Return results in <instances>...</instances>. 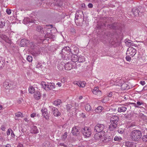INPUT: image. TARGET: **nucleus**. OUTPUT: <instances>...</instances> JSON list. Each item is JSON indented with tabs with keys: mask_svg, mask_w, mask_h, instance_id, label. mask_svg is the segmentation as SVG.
<instances>
[{
	"mask_svg": "<svg viewBox=\"0 0 147 147\" xmlns=\"http://www.w3.org/2000/svg\"><path fill=\"white\" fill-rule=\"evenodd\" d=\"M121 87V88L122 90H125L128 89L129 88V86L125 82H123L122 83L121 85L120 86Z\"/></svg>",
	"mask_w": 147,
	"mask_h": 147,
	"instance_id": "nucleus-21",
	"label": "nucleus"
},
{
	"mask_svg": "<svg viewBox=\"0 0 147 147\" xmlns=\"http://www.w3.org/2000/svg\"><path fill=\"white\" fill-rule=\"evenodd\" d=\"M84 15L82 11H78L76 14L75 19L77 20L78 19V17H80L81 18L82 17L84 18Z\"/></svg>",
	"mask_w": 147,
	"mask_h": 147,
	"instance_id": "nucleus-14",
	"label": "nucleus"
},
{
	"mask_svg": "<svg viewBox=\"0 0 147 147\" xmlns=\"http://www.w3.org/2000/svg\"><path fill=\"white\" fill-rule=\"evenodd\" d=\"M5 127H4L3 126H1V129L3 131H5Z\"/></svg>",
	"mask_w": 147,
	"mask_h": 147,
	"instance_id": "nucleus-61",
	"label": "nucleus"
},
{
	"mask_svg": "<svg viewBox=\"0 0 147 147\" xmlns=\"http://www.w3.org/2000/svg\"><path fill=\"white\" fill-rule=\"evenodd\" d=\"M43 117L47 120H49V117L48 114L47 109L43 107L41 110Z\"/></svg>",
	"mask_w": 147,
	"mask_h": 147,
	"instance_id": "nucleus-9",
	"label": "nucleus"
},
{
	"mask_svg": "<svg viewBox=\"0 0 147 147\" xmlns=\"http://www.w3.org/2000/svg\"><path fill=\"white\" fill-rule=\"evenodd\" d=\"M11 130V129L10 130L9 129H8V130L7 131V135H9L10 134Z\"/></svg>",
	"mask_w": 147,
	"mask_h": 147,
	"instance_id": "nucleus-55",
	"label": "nucleus"
},
{
	"mask_svg": "<svg viewBox=\"0 0 147 147\" xmlns=\"http://www.w3.org/2000/svg\"><path fill=\"white\" fill-rule=\"evenodd\" d=\"M59 145L60 146H64V147H66L67 146V145H65V144H64V143H60V144H59Z\"/></svg>",
	"mask_w": 147,
	"mask_h": 147,
	"instance_id": "nucleus-58",
	"label": "nucleus"
},
{
	"mask_svg": "<svg viewBox=\"0 0 147 147\" xmlns=\"http://www.w3.org/2000/svg\"><path fill=\"white\" fill-rule=\"evenodd\" d=\"M0 37L7 43H9L11 42V41L9 38L7 37L6 35H0Z\"/></svg>",
	"mask_w": 147,
	"mask_h": 147,
	"instance_id": "nucleus-23",
	"label": "nucleus"
},
{
	"mask_svg": "<svg viewBox=\"0 0 147 147\" xmlns=\"http://www.w3.org/2000/svg\"><path fill=\"white\" fill-rule=\"evenodd\" d=\"M36 53L34 54V55L36 56L38 55L40 53V52L39 51H37L36 52Z\"/></svg>",
	"mask_w": 147,
	"mask_h": 147,
	"instance_id": "nucleus-60",
	"label": "nucleus"
},
{
	"mask_svg": "<svg viewBox=\"0 0 147 147\" xmlns=\"http://www.w3.org/2000/svg\"><path fill=\"white\" fill-rule=\"evenodd\" d=\"M67 136V133L65 132L64 134L63 135L62 137H61L62 139L64 140H65Z\"/></svg>",
	"mask_w": 147,
	"mask_h": 147,
	"instance_id": "nucleus-42",
	"label": "nucleus"
},
{
	"mask_svg": "<svg viewBox=\"0 0 147 147\" xmlns=\"http://www.w3.org/2000/svg\"><path fill=\"white\" fill-rule=\"evenodd\" d=\"M125 57L126 60L127 61H130L131 60V58L130 56L126 55Z\"/></svg>",
	"mask_w": 147,
	"mask_h": 147,
	"instance_id": "nucleus-44",
	"label": "nucleus"
},
{
	"mask_svg": "<svg viewBox=\"0 0 147 147\" xmlns=\"http://www.w3.org/2000/svg\"><path fill=\"white\" fill-rule=\"evenodd\" d=\"M78 61L79 62H82L85 61L84 57L82 56L78 57Z\"/></svg>",
	"mask_w": 147,
	"mask_h": 147,
	"instance_id": "nucleus-38",
	"label": "nucleus"
},
{
	"mask_svg": "<svg viewBox=\"0 0 147 147\" xmlns=\"http://www.w3.org/2000/svg\"><path fill=\"white\" fill-rule=\"evenodd\" d=\"M78 56L76 54H74L72 55L71 59L73 62H76L78 61Z\"/></svg>",
	"mask_w": 147,
	"mask_h": 147,
	"instance_id": "nucleus-26",
	"label": "nucleus"
},
{
	"mask_svg": "<svg viewBox=\"0 0 147 147\" xmlns=\"http://www.w3.org/2000/svg\"><path fill=\"white\" fill-rule=\"evenodd\" d=\"M61 103V101L60 100H57L54 101L53 103V104L56 106L60 105Z\"/></svg>",
	"mask_w": 147,
	"mask_h": 147,
	"instance_id": "nucleus-32",
	"label": "nucleus"
},
{
	"mask_svg": "<svg viewBox=\"0 0 147 147\" xmlns=\"http://www.w3.org/2000/svg\"><path fill=\"white\" fill-rule=\"evenodd\" d=\"M143 90H147V85L144 86L143 89Z\"/></svg>",
	"mask_w": 147,
	"mask_h": 147,
	"instance_id": "nucleus-59",
	"label": "nucleus"
},
{
	"mask_svg": "<svg viewBox=\"0 0 147 147\" xmlns=\"http://www.w3.org/2000/svg\"><path fill=\"white\" fill-rule=\"evenodd\" d=\"M61 82L64 83L66 81V79L65 78H63L61 79Z\"/></svg>",
	"mask_w": 147,
	"mask_h": 147,
	"instance_id": "nucleus-50",
	"label": "nucleus"
},
{
	"mask_svg": "<svg viewBox=\"0 0 147 147\" xmlns=\"http://www.w3.org/2000/svg\"><path fill=\"white\" fill-rule=\"evenodd\" d=\"M136 105L137 106H138L137 108H141V106L144 105V103L142 101H138L136 102Z\"/></svg>",
	"mask_w": 147,
	"mask_h": 147,
	"instance_id": "nucleus-34",
	"label": "nucleus"
},
{
	"mask_svg": "<svg viewBox=\"0 0 147 147\" xmlns=\"http://www.w3.org/2000/svg\"><path fill=\"white\" fill-rule=\"evenodd\" d=\"M6 12L7 14L9 15L11 13V9H7L6 10Z\"/></svg>",
	"mask_w": 147,
	"mask_h": 147,
	"instance_id": "nucleus-49",
	"label": "nucleus"
},
{
	"mask_svg": "<svg viewBox=\"0 0 147 147\" xmlns=\"http://www.w3.org/2000/svg\"><path fill=\"white\" fill-rule=\"evenodd\" d=\"M41 85L43 88L47 91L52 90L55 88V84L53 83L46 82H42Z\"/></svg>",
	"mask_w": 147,
	"mask_h": 147,
	"instance_id": "nucleus-4",
	"label": "nucleus"
},
{
	"mask_svg": "<svg viewBox=\"0 0 147 147\" xmlns=\"http://www.w3.org/2000/svg\"><path fill=\"white\" fill-rule=\"evenodd\" d=\"M117 125L115 124H112L111 123L109 125V129L110 131H113L117 127Z\"/></svg>",
	"mask_w": 147,
	"mask_h": 147,
	"instance_id": "nucleus-22",
	"label": "nucleus"
},
{
	"mask_svg": "<svg viewBox=\"0 0 147 147\" xmlns=\"http://www.w3.org/2000/svg\"><path fill=\"white\" fill-rule=\"evenodd\" d=\"M27 60L29 62H31L32 60V57L31 56H28L27 57Z\"/></svg>",
	"mask_w": 147,
	"mask_h": 147,
	"instance_id": "nucleus-43",
	"label": "nucleus"
},
{
	"mask_svg": "<svg viewBox=\"0 0 147 147\" xmlns=\"http://www.w3.org/2000/svg\"><path fill=\"white\" fill-rule=\"evenodd\" d=\"M73 83L74 84L76 85L79 87L82 88L84 87L86 84V83L84 82H82L81 81H75Z\"/></svg>",
	"mask_w": 147,
	"mask_h": 147,
	"instance_id": "nucleus-13",
	"label": "nucleus"
},
{
	"mask_svg": "<svg viewBox=\"0 0 147 147\" xmlns=\"http://www.w3.org/2000/svg\"><path fill=\"white\" fill-rule=\"evenodd\" d=\"M85 108L86 110L87 111H90L92 109L91 106L89 104H86L85 106Z\"/></svg>",
	"mask_w": 147,
	"mask_h": 147,
	"instance_id": "nucleus-31",
	"label": "nucleus"
},
{
	"mask_svg": "<svg viewBox=\"0 0 147 147\" xmlns=\"http://www.w3.org/2000/svg\"><path fill=\"white\" fill-rule=\"evenodd\" d=\"M140 83L143 86L144 85L146 84L145 82L143 81H140Z\"/></svg>",
	"mask_w": 147,
	"mask_h": 147,
	"instance_id": "nucleus-54",
	"label": "nucleus"
},
{
	"mask_svg": "<svg viewBox=\"0 0 147 147\" xmlns=\"http://www.w3.org/2000/svg\"><path fill=\"white\" fill-rule=\"evenodd\" d=\"M80 129L78 126H75L72 128L71 133L74 135H77L80 133Z\"/></svg>",
	"mask_w": 147,
	"mask_h": 147,
	"instance_id": "nucleus-10",
	"label": "nucleus"
},
{
	"mask_svg": "<svg viewBox=\"0 0 147 147\" xmlns=\"http://www.w3.org/2000/svg\"><path fill=\"white\" fill-rule=\"evenodd\" d=\"M37 127L36 126H33L31 127V132L32 134H36L38 132Z\"/></svg>",
	"mask_w": 147,
	"mask_h": 147,
	"instance_id": "nucleus-25",
	"label": "nucleus"
},
{
	"mask_svg": "<svg viewBox=\"0 0 147 147\" xmlns=\"http://www.w3.org/2000/svg\"><path fill=\"white\" fill-rule=\"evenodd\" d=\"M36 30L37 31L40 32L42 33H44L43 29L41 26H37L36 28Z\"/></svg>",
	"mask_w": 147,
	"mask_h": 147,
	"instance_id": "nucleus-30",
	"label": "nucleus"
},
{
	"mask_svg": "<svg viewBox=\"0 0 147 147\" xmlns=\"http://www.w3.org/2000/svg\"><path fill=\"white\" fill-rule=\"evenodd\" d=\"M53 5L61 7L62 6L63 3L61 0H53Z\"/></svg>",
	"mask_w": 147,
	"mask_h": 147,
	"instance_id": "nucleus-16",
	"label": "nucleus"
},
{
	"mask_svg": "<svg viewBox=\"0 0 147 147\" xmlns=\"http://www.w3.org/2000/svg\"><path fill=\"white\" fill-rule=\"evenodd\" d=\"M122 140V138L121 137L117 136H115L114 138V140L117 141H120Z\"/></svg>",
	"mask_w": 147,
	"mask_h": 147,
	"instance_id": "nucleus-39",
	"label": "nucleus"
},
{
	"mask_svg": "<svg viewBox=\"0 0 147 147\" xmlns=\"http://www.w3.org/2000/svg\"><path fill=\"white\" fill-rule=\"evenodd\" d=\"M63 65L62 64H60L58 66V69L60 70H61L63 68Z\"/></svg>",
	"mask_w": 147,
	"mask_h": 147,
	"instance_id": "nucleus-46",
	"label": "nucleus"
},
{
	"mask_svg": "<svg viewBox=\"0 0 147 147\" xmlns=\"http://www.w3.org/2000/svg\"><path fill=\"white\" fill-rule=\"evenodd\" d=\"M92 92L94 94L99 96H100L102 94L101 91L99 90L98 87H95L93 90Z\"/></svg>",
	"mask_w": 147,
	"mask_h": 147,
	"instance_id": "nucleus-11",
	"label": "nucleus"
},
{
	"mask_svg": "<svg viewBox=\"0 0 147 147\" xmlns=\"http://www.w3.org/2000/svg\"><path fill=\"white\" fill-rule=\"evenodd\" d=\"M25 21H27V22L26 23L31 22V23H35V20H34V19L32 20L29 18H25L24 19V22Z\"/></svg>",
	"mask_w": 147,
	"mask_h": 147,
	"instance_id": "nucleus-33",
	"label": "nucleus"
},
{
	"mask_svg": "<svg viewBox=\"0 0 147 147\" xmlns=\"http://www.w3.org/2000/svg\"><path fill=\"white\" fill-rule=\"evenodd\" d=\"M143 140L146 142H147V136H145L143 137Z\"/></svg>",
	"mask_w": 147,
	"mask_h": 147,
	"instance_id": "nucleus-47",
	"label": "nucleus"
},
{
	"mask_svg": "<svg viewBox=\"0 0 147 147\" xmlns=\"http://www.w3.org/2000/svg\"><path fill=\"white\" fill-rule=\"evenodd\" d=\"M118 131L119 133L121 134H123L124 132V131L123 130H122V129H118Z\"/></svg>",
	"mask_w": 147,
	"mask_h": 147,
	"instance_id": "nucleus-48",
	"label": "nucleus"
},
{
	"mask_svg": "<svg viewBox=\"0 0 147 147\" xmlns=\"http://www.w3.org/2000/svg\"><path fill=\"white\" fill-rule=\"evenodd\" d=\"M5 21H0V28H3L5 26Z\"/></svg>",
	"mask_w": 147,
	"mask_h": 147,
	"instance_id": "nucleus-40",
	"label": "nucleus"
},
{
	"mask_svg": "<svg viewBox=\"0 0 147 147\" xmlns=\"http://www.w3.org/2000/svg\"><path fill=\"white\" fill-rule=\"evenodd\" d=\"M132 12L134 16H136L140 15L139 10L138 8H134L132 9Z\"/></svg>",
	"mask_w": 147,
	"mask_h": 147,
	"instance_id": "nucleus-20",
	"label": "nucleus"
},
{
	"mask_svg": "<svg viewBox=\"0 0 147 147\" xmlns=\"http://www.w3.org/2000/svg\"><path fill=\"white\" fill-rule=\"evenodd\" d=\"M88 6L89 8H92L93 7V5L91 3H89L88 4Z\"/></svg>",
	"mask_w": 147,
	"mask_h": 147,
	"instance_id": "nucleus-53",
	"label": "nucleus"
},
{
	"mask_svg": "<svg viewBox=\"0 0 147 147\" xmlns=\"http://www.w3.org/2000/svg\"><path fill=\"white\" fill-rule=\"evenodd\" d=\"M28 42V41L25 39H22L20 41V45L21 47H24Z\"/></svg>",
	"mask_w": 147,
	"mask_h": 147,
	"instance_id": "nucleus-28",
	"label": "nucleus"
},
{
	"mask_svg": "<svg viewBox=\"0 0 147 147\" xmlns=\"http://www.w3.org/2000/svg\"><path fill=\"white\" fill-rule=\"evenodd\" d=\"M28 91L30 93L33 94L34 93L35 89L33 86H30L28 88Z\"/></svg>",
	"mask_w": 147,
	"mask_h": 147,
	"instance_id": "nucleus-35",
	"label": "nucleus"
},
{
	"mask_svg": "<svg viewBox=\"0 0 147 147\" xmlns=\"http://www.w3.org/2000/svg\"><path fill=\"white\" fill-rule=\"evenodd\" d=\"M51 109L52 111L53 114L56 117H59L61 115V113L59 112L57 109L55 107H54L52 106L49 107Z\"/></svg>",
	"mask_w": 147,
	"mask_h": 147,
	"instance_id": "nucleus-8",
	"label": "nucleus"
},
{
	"mask_svg": "<svg viewBox=\"0 0 147 147\" xmlns=\"http://www.w3.org/2000/svg\"><path fill=\"white\" fill-rule=\"evenodd\" d=\"M15 119L16 120H18V114L17 113H15Z\"/></svg>",
	"mask_w": 147,
	"mask_h": 147,
	"instance_id": "nucleus-56",
	"label": "nucleus"
},
{
	"mask_svg": "<svg viewBox=\"0 0 147 147\" xmlns=\"http://www.w3.org/2000/svg\"><path fill=\"white\" fill-rule=\"evenodd\" d=\"M139 116L144 121H146L147 120V117L142 113H140Z\"/></svg>",
	"mask_w": 147,
	"mask_h": 147,
	"instance_id": "nucleus-37",
	"label": "nucleus"
},
{
	"mask_svg": "<svg viewBox=\"0 0 147 147\" xmlns=\"http://www.w3.org/2000/svg\"><path fill=\"white\" fill-rule=\"evenodd\" d=\"M127 109L126 107L123 106H121L118 107L117 111L118 112L120 113L121 112H124L126 111Z\"/></svg>",
	"mask_w": 147,
	"mask_h": 147,
	"instance_id": "nucleus-24",
	"label": "nucleus"
},
{
	"mask_svg": "<svg viewBox=\"0 0 147 147\" xmlns=\"http://www.w3.org/2000/svg\"><path fill=\"white\" fill-rule=\"evenodd\" d=\"M125 147H136L135 144L134 142H126L125 143Z\"/></svg>",
	"mask_w": 147,
	"mask_h": 147,
	"instance_id": "nucleus-17",
	"label": "nucleus"
},
{
	"mask_svg": "<svg viewBox=\"0 0 147 147\" xmlns=\"http://www.w3.org/2000/svg\"><path fill=\"white\" fill-rule=\"evenodd\" d=\"M112 92H110L108 94V96L109 97H110L112 96Z\"/></svg>",
	"mask_w": 147,
	"mask_h": 147,
	"instance_id": "nucleus-64",
	"label": "nucleus"
},
{
	"mask_svg": "<svg viewBox=\"0 0 147 147\" xmlns=\"http://www.w3.org/2000/svg\"><path fill=\"white\" fill-rule=\"evenodd\" d=\"M70 49L68 46H65L62 49L61 54L62 55V57L64 59H67V58L69 59L70 58V55H69Z\"/></svg>",
	"mask_w": 147,
	"mask_h": 147,
	"instance_id": "nucleus-3",
	"label": "nucleus"
},
{
	"mask_svg": "<svg viewBox=\"0 0 147 147\" xmlns=\"http://www.w3.org/2000/svg\"><path fill=\"white\" fill-rule=\"evenodd\" d=\"M23 116V114L20 112H19V117H22Z\"/></svg>",
	"mask_w": 147,
	"mask_h": 147,
	"instance_id": "nucleus-63",
	"label": "nucleus"
},
{
	"mask_svg": "<svg viewBox=\"0 0 147 147\" xmlns=\"http://www.w3.org/2000/svg\"><path fill=\"white\" fill-rule=\"evenodd\" d=\"M126 44L128 46H133V44L132 43V42H131L129 41H127V42H126Z\"/></svg>",
	"mask_w": 147,
	"mask_h": 147,
	"instance_id": "nucleus-45",
	"label": "nucleus"
},
{
	"mask_svg": "<svg viewBox=\"0 0 147 147\" xmlns=\"http://www.w3.org/2000/svg\"><path fill=\"white\" fill-rule=\"evenodd\" d=\"M128 97H127L126 96H124L122 97V98H121V99L123 100H126L127 99Z\"/></svg>",
	"mask_w": 147,
	"mask_h": 147,
	"instance_id": "nucleus-51",
	"label": "nucleus"
},
{
	"mask_svg": "<svg viewBox=\"0 0 147 147\" xmlns=\"http://www.w3.org/2000/svg\"><path fill=\"white\" fill-rule=\"evenodd\" d=\"M105 128L104 125L97 124L94 127V131L98 133L95 134L94 138L96 141L100 143L110 144L112 142V138L107 136L104 131H103Z\"/></svg>",
	"mask_w": 147,
	"mask_h": 147,
	"instance_id": "nucleus-1",
	"label": "nucleus"
},
{
	"mask_svg": "<svg viewBox=\"0 0 147 147\" xmlns=\"http://www.w3.org/2000/svg\"><path fill=\"white\" fill-rule=\"evenodd\" d=\"M56 84L58 85L60 87L61 86V83L59 82H57Z\"/></svg>",
	"mask_w": 147,
	"mask_h": 147,
	"instance_id": "nucleus-62",
	"label": "nucleus"
},
{
	"mask_svg": "<svg viewBox=\"0 0 147 147\" xmlns=\"http://www.w3.org/2000/svg\"><path fill=\"white\" fill-rule=\"evenodd\" d=\"M13 82L12 81L7 80L4 82L3 85L6 89H12L14 88L13 86Z\"/></svg>",
	"mask_w": 147,
	"mask_h": 147,
	"instance_id": "nucleus-7",
	"label": "nucleus"
},
{
	"mask_svg": "<svg viewBox=\"0 0 147 147\" xmlns=\"http://www.w3.org/2000/svg\"><path fill=\"white\" fill-rule=\"evenodd\" d=\"M72 105L71 104H67L66 105L67 110L68 111H69L71 109L72 107Z\"/></svg>",
	"mask_w": 147,
	"mask_h": 147,
	"instance_id": "nucleus-41",
	"label": "nucleus"
},
{
	"mask_svg": "<svg viewBox=\"0 0 147 147\" xmlns=\"http://www.w3.org/2000/svg\"><path fill=\"white\" fill-rule=\"evenodd\" d=\"M124 81L123 80L119 79L117 80L116 81V85L119 86H121L122 83Z\"/></svg>",
	"mask_w": 147,
	"mask_h": 147,
	"instance_id": "nucleus-29",
	"label": "nucleus"
},
{
	"mask_svg": "<svg viewBox=\"0 0 147 147\" xmlns=\"http://www.w3.org/2000/svg\"><path fill=\"white\" fill-rule=\"evenodd\" d=\"M41 96V94L39 91H36L34 92V97L35 99H39Z\"/></svg>",
	"mask_w": 147,
	"mask_h": 147,
	"instance_id": "nucleus-19",
	"label": "nucleus"
},
{
	"mask_svg": "<svg viewBox=\"0 0 147 147\" xmlns=\"http://www.w3.org/2000/svg\"><path fill=\"white\" fill-rule=\"evenodd\" d=\"M65 69L67 70H69L72 68V64L70 63H67L64 66Z\"/></svg>",
	"mask_w": 147,
	"mask_h": 147,
	"instance_id": "nucleus-15",
	"label": "nucleus"
},
{
	"mask_svg": "<svg viewBox=\"0 0 147 147\" xmlns=\"http://www.w3.org/2000/svg\"><path fill=\"white\" fill-rule=\"evenodd\" d=\"M36 115V113H33L31 115H30L31 117H34Z\"/></svg>",
	"mask_w": 147,
	"mask_h": 147,
	"instance_id": "nucleus-57",
	"label": "nucleus"
},
{
	"mask_svg": "<svg viewBox=\"0 0 147 147\" xmlns=\"http://www.w3.org/2000/svg\"><path fill=\"white\" fill-rule=\"evenodd\" d=\"M119 118L118 116L116 115H114L111 118L110 122L111 123L116 124L118 122Z\"/></svg>",
	"mask_w": 147,
	"mask_h": 147,
	"instance_id": "nucleus-12",
	"label": "nucleus"
},
{
	"mask_svg": "<svg viewBox=\"0 0 147 147\" xmlns=\"http://www.w3.org/2000/svg\"><path fill=\"white\" fill-rule=\"evenodd\" d=\"M82 133L85 137H89L91 134L90 129L87 127H84L81 130Z\"/></svg>",
	"mask_w": 147,
	"mask_h": 147,
	"instance_id": "nucleus-5",
	"label": "nucleus"
},
{
	"mask_svg": "<svg viewBox=\"0 0 147 147\" xmlns=\"http://www.w3.org/2000/svg\"><path fill=\"white\" fill-rule=\"evenodd\" d=\"M103 108L101 106H99L97 107L95 110L96 112L97 113L101 112Z\"/></svg>",
	"mask_w": 147,
	"mask_h": 147,
	"instance_id": "nucleus-36",
	"label": "nucleus"
},
{
	"mask_svg": "<svg viewBox=\"0 0 147 147\" xmlns=\"http://www.w3.org/2000/svg\"><path fill=\"white\" fill-rule=\"evenodd\" d=\"M130 104L131 105H132L136 108H137L138 107L136 103L131 102L130 103Z\"/></svg>",
	"mask_w": 147,
	"mask_h": 147,
	"instance_id": "nucleus-52",
	"label": "nucleus"
},
{
	"mask_svg": "<svg viewBox=\"0 0 147 147\" xmlns=\"http://www.w3.org/2000/svg\"><path fill=\"white\" fill-rule=\"evenodd\" d=\"M78 48L75 46H73V51H71V49H70V52L71 54H76L78 53L77 52L78 51Z\"/></svg>",
	"mask_w": 147,
	"mask_h": 147,
	"instance_id": "nucleus-27",
	"label": "nucleus"
},
{
	"mask_svg": "<svg viewBox=\"0 0 147 147\" xmlns=\"http://www.w3.org/2000/svg\"><path fill=\"white\" fill-rule=\"evenodd\" d=\"M5 65V59L3 57H0V69H3Z\"/></svg>",
	"mask_w": 147,
	"mask_h": 147,
	"instance_id": "nucleus-18",
	"label": "nucleus"
},
{
	"mask_svg": "<svg viewBox=\"0 0 147 147\" xmlns=\"http://www.w3.org/2000/svg\"><path fill=\"white\" fill-rule=\"evenodd\" d=\"M136 52L137 51L135 49L132 47H130L128 48L127 50L126 55L133 57L135 55Z\"/></svg>",
	"mask_w": 147,
	"mask_h": 147,
	"instance_id": "nucleus-6",
	"label": "nucleus"
},
{
	"mask_svg": "<svg viewBox=\"0 0 147 147\" xmlns=\"http://www.w3.org/2000/svg\"><path fill=\"white\" fill-rule=\"evenodd\" d=\"M142 136V133L140 130H134L131 131L130 134V138L133 141L137 142L139 141Z\"/></svg>",
	"mask_w": 147,
	"mask_h": 147,
	"instance_id": "nucleus-2",
	"label": "nucleus"
}]
</instances>
